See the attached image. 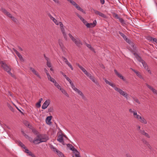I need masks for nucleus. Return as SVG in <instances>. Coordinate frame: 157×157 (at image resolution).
<instances>
[{
	"label": "nucleus",
	"mask_w": 157,
	"mask_h": 157,
	"mask_svg": "<svg viewBox=\"0 0 157 157\" xmlns=\"http://www.w3.org/2000/svg\"><path fill=\"white\" fill-rule=\"evenodd\" d=\"M62 58L63 59V60L64 62L67 60V59L65 57L63 56L62 57Z\"/></svg>",
	"instance_id": "63"
},
{
	"label": "nucleus",
	"mask_w": 157,
	"mask_h": 157,
	"mask_svg": "<svg viewBox=\"0 0 157 157\" xmlns=\"http://www.w3.org/2000/svg\"><path fill=\"white\" fill-rule=\"evenodd\" d=\"M50 148L54 151H56L57 152L58 150L55 148L53 145H51L50 146Z\"/></svg>",
	"instance_id": "27"
},
{
	"label": "nucleus",
	"mask_w": 157,
	"mask_h": 157,
	"mask_svg": "<svg viewBox=\"0 0 157 157\" xmlns=\"http://www.w3.org/2000/svg\"><path fill=\"white\" fill-rule=\"evenodd\" d=\"M64 62L66 63V64L68 65V66L71 68L72 70H73V68L72 66L69 63V62L68 61V60L67 61H65Z\"/></svg>",
	"instance_id": "24"
},
{
	"label": "nucleus",
	"mask_w": 157,
	"mask_h": 157,
	"mask_svg": "<svg viewBox=\"0 0 157 157\" xmlns=\"http://www.w3.org/2000/svg\"><path fill=\"white\" fill-rule=\"evenodd\" d=\"M24 124L26 126H28V127H29L30 126L29 123L26 121H24Z\"/></svg>",
	"instance_id": "37"
},
{
	"label": "nucleus",
	"mask_w": 157,
	"mask_h": 157,
	"mask_svg": "<svg viewBox=\"0 0 157 157\" xmlns=\"http://www.w3.org/2000/svg\"><path fill=\"white\" fill-rule=\"evenodd\" d=\"M67 147H69L70 149L73 151H75L76 152H77L78 153V152L76 150L75 147H74L73 146H72L71 144H67Z\"/></svg>",
	"instance_id": "15"
},
{
	"label": "nucleus",
	"mask_w": 157,
	"mask_h": 157,
	"mask_svg": "<svg viewBox=\"0 0 157 157\" xmlns=\"http://www.w3.org/2000/svg\"><path fill=\"white\" fill-rule=\"evenodd\" d=\"M125 40L126 42L129 44H130L131 43V41L130 40L128 39L127 37H126V38L125 39Z\"/></svg>",
	"instance_id": "53"
},
{
	"label": "nucleus",
	"mask_w": 157,
	"mask_h": 157,
	"mask_svg": "<svg viewBox=\"0 0 157 157\" xmlns=\"http://www.w3.org/2000/svg\"><path fill=\"white\" fill-rule=\"evenodd\" d=\"M63 34L64 37V38H65L66 40H67V36L66 33H63Z\"/></svg>",
	"instance_id": "44"
},
{
	"label": "nucleus",
	"mask_w": 157,
	"mask_h": 157,
	"mask_svg": "<svg viewBox=\"0 0 157 157\" xmlns=\"http://www.w3.org/2000/svg\"><path fill=\"white\" fill-rule=\"evenodd\" d=\"M114 71L116 75L120 78L122 79L124 81L125 80V79L124 78L123 76L121 74H119L116 69L114 70Z\"/></svg>",
	"instance_id": "10"
},
{
	"label": "nucleus",
	"mask_w": 157,
	"mask_h": 157,
	"mask_svg": "<svg viewBox=\"0 0 157 157\" xmlns=\"http://www.w3.org/2000/svg\"><path fill=\"white\" fill-rule=\"evenodd\" d=\"M38 137H39L41 142H45L48 140L47 136L42 135H38Z\"/></svg>",
	"instance_id": "4"
},
{
	"label": "nucleus",
	"mask_w": 157,
	"mask_h": 157,
	"mask_svg": "<svg viewBox=\"0 0 157 157\" xmlns=\"http://www.w3.org/2000/svg\"><path fill=\"white\" fill-rule=\"evenodd\" d=\"M70 3L72 5H73V6H75L77 4V3L75 2L74 1H73L72 0L71 1Z\"/></svg>",
	"instance_id": "47"
},
{
	"label": "nucleus",
	"mask_w": 157,
	"mask_h": 157,
	"mask_svg": "<svg viewBox=\"0 0 157 157\" xmlns=\"http://www.w3.org/2000/svg\"><path fill=\"white\" fill-rule=\"evenodd\" d=\"M142 135L144 136L145 137L150 138V136L147 132H146L144 130H140V132Z\"/></svg>",
	"instance_id": "13"
},
{
	"label": "nucleus",
	"mask_w": 157,
	"mask_h": 157,
	"mask_svg": "<svg viewBox=\"0 0 157 157\" xmlns=\"http://www.w3.org/2000/svg\"><path fill=\"white\" fill-rule=\"evenodd\" d=\"M118 19L119 20V21L122 24H125V21L122 18L120 17Z\"/></svg>",
	"instance_id": "36"
},
{
	"label": "nucleus",
	"mask_w": 157,
	"mask_h": 157,
	"mask_svg": "<svg viewBox=\"0 0 157 157\" xmlns=\"http://www.w3.org/2000/svg\"><path fill=\"white\" fill-rule=\"evenodd\" d=\"M48 17H50V18L57 25H59V22H58L57 20L55 19L49 13L48 14Z\"/></svg>",
	"instance_id": "14"
},
{
	"label": "nucleus",
	"mask_w": 157,
	"mask_h": 157,
	"mask_svg": "<svg viewBox=\"0 0 157 157\" xmlns=\"http://www.w3.org/2000/svg\"><path fill=\"white\" fill-rule=\"evenodd\" d=\"M114 14L115 17L118 19L120 17L118 16V15L116 13H115Z\"/></svg>",
	"instance_id": "60"
},
{
	"label": "nucleus",
	"mask_w": 157,
	"mask_h": 157,
	"mask_svg": "<svg viewBox=\"0 0 157 157\" xmlns=\"http://www.w3.org/2000/svg\"><path fill=\"white\" fill-rule=\"evenodd\" d=\"M14 22H16V21H17V19H16V18H15V17H13V16H12L11 17V18H10Z\"/></svg>",
	"instance_id": "42"
},
{
	"label": "nucleus",
	"mask_w": 157,
	"mask_h": 157,
	"mask_svg": "<svg viewBox=\"0 0 157 157\" xmlns=\"http://www.w3.org/2000/svg\"><path fill=\"white\" fill-rule=\"evenodd\" d=\"M141 63H142V64H143V67H144V68L145 69H146L147 68V67H148V66L147 65V64H146V63L145 62V61H144V60H143V61H142V62H141Z\"/></svg>",
	"instance_id": "30"
},
{
	"label": "nucleus",
	"mask_w": 157,
	"mask_h": 157,
	"mask_svg": "<svg viewBox=\"0 0 157 157\" xmlns=\"http://www.w3.org/2000/svg\"><path fill=\"white\" fill-rule=\"evenodd\" d=\"M154 39V38H153L152 37L150 36H148L147 37V39L148 40H149L151 41L152 42L153 40V39Z\"/></svg>",
	"instance_id": "39"
},
{
	"label": "nucleus",
	"mask_w": 157,
	"mask_h": 157,
	"mask_svg": "<svg viewBox=\"0 0 157 157\" xmlns=\"http://www.w3.org/2000/svg\"><path fill=\"white\" fill-rule=\"evenodd\" d=\"M105 81V83L107 84H108L112 87H113L114 89L117 92H118L121 95L124 96L125 98L126 99H128V98L129 96L128 94L126 92H124L120 88H118L116 86L115 84L110 82L108 80L106 79H103Z\"/></svg>",
	"instance_id": "1"
},
{
	"label": "nucleus",
	"mask_w": 157,
	"mask_h": 157,
	"mask_svg": "<svg viewBox=\"0 0 157 157\" xmlns=\"http://www.w3.org/2000/svg\"><path fill=\"white\" fill-rule=\"evenodd\" d=\"M133 100L135 102H137L138 104H140V101H139L138 99L137 98H133Z\"/></svg>",
	"instance_id": "38"
},
{
	"label": "nucleus",
	"mask_w": 157,
	"mask_h": 157,
	"mask_svg": "<svg viewBox=\"0 0 157 157\" xmlns=\"http://www.w3.org/2000/svg\"><path fill=\"white\" fill-rule=\"evenodd\" d=\"M32 131L35 134L37 135L38 133L37 131L34 128L32 129Z\"/></svg>",
	"instance_id": "40"
},
{
	"label": "nucleus",
	"mask_w": 157,
	"mask_h": 157,
	"mask_svg": "<svg viewBox=\"0 0 157 157\" xmlns=\"http://www.w3.org/2000/svg\"><path fill=\"white\" fill-rule=\"evenodd\" d=\"M133 54L134 55L136 58L137 60L140 62H142L143 61L141 58L136 53H134Z\"/></svg>",
	"instance_id": "17"
},
{
	"label": "nucleus",
	"mask_w": 157,
	"mask_h": 157,
	"mask_svg": "<svg viewBox=\"0 0 157 157\" xmlns=\"http://www.w3.org/2000/svg\"><path fill=\"white\" fill-rule=\"evenodd\" d=\"M1 11L5 15H6L8 12L5 9L3 8H1Z\"/></svg>",
	"instance_id": "32"
},
{
	"label": "nucleus",
	"mask_w": 157,
	"mask_h": 157,
	"mask_svg": "<svg viewBox=\"0 0 157 157\" xmlns=\"http://www.w3.org/2000/svg\"><path fill=\"white\" fill-rule=\"evenodd\" d=\"M60 28L62 33H65V30L63 26L61 27Z\"/></svg>",
	"instance_id": "46"
},
{
	"label": "nucleus",
	"mask_w": 157,
	"mask_h": 157,
	"mask_svg": "<svg viewBox=\"0 0 157 157\" xmlns=\"http://www.w3.org/2000/svg\"><path fill=\"white\" fill-rule=\"evenodd\" d=\"M7 16L10 17V18H11V17L12 16H11V15L9 12H8L7 14H6Z\"/></svg>",
	"instance_id": "59"
},
{
	"label": "nucleus",
	"mask_w": 157,
	"mask_h": 157,
	"mask_svg": "<svg viewBox=\"0 0 157 157\" xmlns=\"http://www.w3.org/2000/svg\"><path fill=\"white\" fill-rule=\"evenodd\" d=\"M146 85L147 87L152 91L154 94H157V90H156L147 83H146Z\"/></svg>",
	"instance_id": "11"
},
{
	"label": "nucleus",
	"mask_w": 157,
	"mask_h": 157,
	"mask_svg": "<svg viewBox=\"0 0 157 157\" xmlns=\"http://www.w3.org/2000/svg\"><path fill=\"white\" fill-rule=\"evenodd\" d=\"M75 7L76 8V9L80 11L85 13V12H84L83 10L77 4L75 6Z\"/></svg>",
	"instance_id": "23"
},
{
	"label": "nucleus",
	"mask_w": 157,
	"mask_h": 157,
	"mask_svg": "<svg viewBox=\"0 0 157 157\" xmlns=\"http://www.w3.org/2000/svg\"><path fill=\"white\" fill-rule=\"evenodd\" d=\"M0 64L1 65L3 69L6 71L7 73L12 77L16 78V76L15 75L13 74L10 71L11 70V68L8 66L6 63L4 62L1 61L0 62Z\"/></svg>",
	"instance_id": "2"
},
{
	"label": "nucleus",
	"mask_w": 157,
	"mask_h": 157,
	"mask_svg": "<svg viewBox=\"0 0 157 157\" xmlns=\"http://www.w3.org/2000/svg\"><path fill=\"white\" fill-rule=\"evenodd\" d=\"M58 43L60 48L62 49L64 47V45L63 43V40H62L59 39L58 40Z\"/></svg>",
	"instance_id": "21"
},
{
	"label": "nucleus",
	"mask_w": 157,
	"mask_h": 157,
	"mask_svg": "<svg viewBox=\"0 0 157 157\" xmlns=\"http://www.w3.org/2000/svg\"><path fill=\"white\" fill-rule=\"evenodd\" d=\"M33 142L35 144H38L41 143L39 137H38V135L37 136L36 138L34 139L33 141Z\"/></svg>",
	"instance_id": "12"
},
{
	"label": "nucleus",
	"mask_w": 157,
	"mask_h": 157,
	"mask_svg": "<svg viewBox=\"0 0 157 157\" xmlns=\"http://www.w3.org/2000/svg\"><path fill=\"white\" fill-rule=\"evenodd\" d=\"M55 86L59 89V90L60 89H61V86H59V85L58 84V83H57L56 82L54 83Z\"/></svg>",
	"instance_id": "29"
},
{
	"label": "nucleus",
	"mask_w": 157,
	"mask_h": 157,
	"mask_svg": "<svg viewBox=\"0 0 157 157\" xmlns=\"http://www.w3.org/2000/svg\"><path fill=\"white\" fill-rule=\"evenodd\" d=\"M152 42H155L157 44V39L155 38H154Z\"/></svg>",
	"instance_id": "62"
},
{
	"label": "nucleus",
	"mask_w": 157,
	"mask_h": 157,
	"mask_svg": "<svg viewBox=\"0 0 157 157\" xmlns=\"http://www.w3.org/2000/svg\"><path fill=\"white\" fill-rule=\"evenodd\" d=\"M29 69L30 70L33 72V73L35 75H36L38 77L40 78H41L40 76L39 75L38 72L36 71L34 68L32 67H29Z\"/></svg>",
	"instance_id": "8"
},
{
	"label": "nucleus",
	"mask_w": 157,
	"mask_h": 157,
	"mask_svg": "<svg viewBox=\"0 0 157 157\" xmlns=\"http://www.w3.org/2000/svg\"><path fill=\"white\" fill-rule=\"evenodd\" d=\"M94 13L95 14L99 15V16L103 18H106V16L105 14L102 13L96 10H94Z\"/></svg>",
	"instance_id": "9"
},
{
	"label": "nucleus",
	"mask_w": 157,
	"mask_h": 157,
	"mask_svg": "<svg viewBox=\"0 0 157 157\" xmlns=\"http://www.w3.org/2000/svg\"><path fill=\"white\" fill-rule=\"evenodd\" d=\"M70 84H71V87L72 89L73 90H74L75 91L77 89V88L75 87V85L73 84L72 82L71 83H70Z\"/></svg>",
	"instance_id": "33"
},
{
	"label": "nucleus",
	"mask_w": 157,
	"mask_h": 157,
	"mask_svg": "<svg viewBox=\"0 0 157 157\" xmlns=\"http://www.w3.org/2000/svg\"><path fill=\"white\" fill-rule=\"evenodd\" d=\"M53 109L52 107L48 109V111L49 112H52L53 111Z\"/></svg>",
	"instance_id": "58"
},
{
	"label": "nucleus",
	"mask_w": 157,
	"mask_h": 157,
	"mask_svg": "<svg viewBox=\"0 0 157 157\" xmlns=\"http://www.w3.org/2000/svg\"><path fill=\"white\" fill-rule=\"evenodd\" d=\"M119 33L124 38V39H125L127 37L126 36L121 32L119 31Z\"/></svg>",
	"instance_id": "35"
},
{
	"label": "nucleus",
	"mask_w": 157,
	"mask_h": 157,
	"mask_svg": "<svg viewBox=\"0 0 157 157\" xmlns=\"http://www.w3.org/2000/svg\"><path fill=\"white\" fill-rule=\"evenodd\" d=\"M86 75H87V77H88L89 78V77H90L91 75V74H90V73L87 72L86 73Z\"/></svg>",
	"instance_id": "57"
},
{
	"label": "nucleus",
	"mask_w": 157,
	"mask_h": 157,
	"mask_svg": "<svg viewBox=\"0 0 157 157\" xmlns=\"http://www.w3.org/2000/svg\"><path fill=\"white\" fill-rule=\"evenodd\" d=\"M52 117V116L48 117L46 120V122L48 124H49L51 123V120Z\"/></svg>",
	"instance_id": "20"
},
{
	"label": "nucleus",
	"mask_w": 157,
	"mask_h": 157,
	"mask_svg": "<svg viewBox=\"0 0 157 157\" xmlns=\"http://www.w3.org/2000/svg\"><path fill=\"white\" fill-rule=\"evenodd\" d=\"M65 78L67 79V80L69 82L70 84L71 83V82H72V81L67 76Z\"/></svg>",
	"instance_id": "49"
},
{
	"label": "nucleus",
	"mask_w": 157,
	"mask_h": 157,
	"mask_svg": "<svg viewBox=\"0 0 157 157\" xmlns=\"http://www.w3.org/2000/svg\"><path fill=\"white\" fill-rule=\"evenodd\" d=\"M141 116L137 114L135 117V118L137 119L138 120L141 118Z\"/></svg>",
	"instance_id": "41"
},
{
	"label": "nucleus",
	"mask_w": 157,
	"mask_h": 157,
	"mask_svg": "<svg viewBox=\"0 0 157 157\" xmlns=\"http://www.w3.org/2000/svg\"><path fill=\"white\" fill-rule=\"evenodd\" d=\"M69 37L71 38L72 41L78 47L80 45H82V43L80 40L78 38H75L71 34H68Z\"/></svg>",
	"instance_id": "3"
},
{
	"label": "nucleus",
	"mask_w": 157,
	"mask_h": 157,
	"mask_svg": "<svg viewBox=\"0 0 157 157\" xmlns=\"http://www.w3.org/2000/svg\"><path fill=\"white\" fill-rule=\"evenodd\" d=\"M139 121L141 123L144 124H147V120L144 117H141V118H140Z\"/></svg>",
	"instance_id": "19"
},
{
	"label": "nucleus",
	"mask_w": 157,
	"mask_h": 157,
	"mask_svg": "<svg viewBox=\"0 0 157 157\" xmlns=\"http://www.w3.org/2000/svg\"><path fill=\"white\" fill-rule=\"evenodd\" d=\"M82 22L84 23L85 25H86H86L87 24H88V23H87V21L85 20L84 19H83L82 21Z\"/></svg>",
	"instance_id": "50"
},
{
	"label": "nucleus",
	"mask_w": 157,
	"mask_h": 157,
	"mask_svg": "<svg viewBox=\"0 0 157 157\" xmlns=\"http://www.w3.org/2000/svg\"><path fill=\"white\" fill-rule=\"evenodd\" d=\"M44 56L45 59L47 60V62L50 61L49 59L46 56L45 54H44Z\"/></svg>",
	"instance_id": "52"
},
{
	"label": "nucleus",
	"mask_w": 157,
	"mask_h": 157,
	"mask_svg": "<svg viewBox=\"0 0 157 157\" xmlns=\"http://www.w3.org/2000/svg\"><path fill=\"white\" fill-rule=\"evenodd\" d=\"M136 74L138 77H140V78L141 77V75L140 73L138 72V71H137V73L136 72Z\"/></svg>",
	"instance_id": "56"
},
{
	"label": "nucleus",
	"mask_w": 157,
	"mask_h": 157,
	"mask_svg": "<svg viewBox=\"0 0 157 157\" xmlns=\"http://www.w3.org/2000/svg\"><path fill=\"white\" fill-rule=\"evenodd\" d=\"M132 113H133V116L134 117L137 114L136 110L134 111Z\"/></svg>",
	"instance_id": "55"
},
{
	"label": "nucleus",
	"mask_w": 157,
	"mask_h": 157,
	"mask_svg": "<svg viewBox=\"0 0 157 157\" xmlns=\"http://www.w3.org/2000/svg\"><path fill=\"white\" fill-rule=\"evenodd\" d=\"M60 90L61 91L62 93H63L66 96L68 97H69V96L67 92L63 89L61 88Z\"/></svg>",
	"instance_id": "22"
},
{
	"label": "nucleus",
	"mask_w": 157,
	"mask_h": 157,
	"mask_svg": "<svg viewBox=\"0 0 157 157\" xmlns=\"http://www.w3.org/2000/svg\"><path fill=\"white\" fill-rule=\"evenodd\" d=\"M145 69L147 70V71L150 74H151V71L149 69L148 67Z\"/></svg>",
	"instance_id": "61"
},
{
	"label": "nucleus",
	"mask_w": 157,
	"mask_h": 157,
	"mask_svg": "<svg viewBox=\"0 0 157 157\" xmlns=\"http://www.w3.org/2000/svg\"><path fill=\"white\" fill-rule=\"evenodd\" d=\"M13 50L16 53V55L17 56L19 57L20 59H23V57L17 51L15 48H13Z\"/></svg>",
	"instance_id": "18"
},
{
	"label": "nucleus",
	"mask_w": 157,
	"mask_h": 157,
	"mask_svg": "<svg viewBox=\"0 0 157 157\" xmlns=\"http://www.w3.org/2000/svg\"><path fill=\"white\" fill-rule=\"evenodd\" d=\"M57 153L59 157H63L64 155L63 154L59 151H58Z\"/></svg>",
	"instance_id": "31"
},
{
	"label": "nucleus",
	"mask_w": 157,
	"mask_h": 157,
	"mask_svg": "<svg viewBox=\"0 0 157 157\" xmlns=\"http://www.w3.org/2000/svg\"><path fill=\"white\" fill-rule=\"evenodd\" d=\"M60 28L62 33H65V30L63 26L61 27Z\"/></svg>",
	"instance_id": "45"
},
{
	"label": "nucleus",
	"mask_w": 157,
	"mask_h": 157,
	"mask_svg": "<svg viewBox=\"0 0 157 157\" xmlns=\"http://www.w3.org/2000/svg\"><path fill=\"white\" fill-rule=\"evenodd\" d=\"M144 144L146 145L149 143L145 139H142L141 140Z\"/></svg>",
	"instance_id": "28"
},
{
	"label": "nucleus",
	"mask_w": 157,
	"mask_h": 157,
	"mask_svg": "<svg viewBox=\"0 0 157 157\" xmlns=\"http://www.w3.org/2000/svg\"><path fill=\"white\" fill-rule=\"evenodd\" d=\"M77 65L82 71L83 72L85 70V68H84L82 66L80 65L79 64L77 63Z\"/></svg>",
	"instance_id": "34"
},
{
	"label": "nucleus",
	"mask_w": 157,
	"mask_h": 157,
	"mask_svg": "<svg viewBox=\"0 0 157 157\" xmlns=\"http://www.w3.org/2000/svg\"><path fill=\"white\" fill-rule=\"evenodd\" d=\"M146 146L148 147L149 149H150V150L152 148V147H151V145H150V144L149 143H148L147 145Z\"/></svg>",
	"instance_id": "51"
},
{
	"label": "nucleus",
	"mask_w": 157,
	"mask_h": 157,
	"mask_svg": "<svg viewBox=\"0 0 157 157\" xmlns=\"http://www.w3.org/2000/svg\"><path fill=\"white\" fill-rule=\"evenodd\" d=\"M50 103V101L49 100H46L43 104L42 107V109H46L49 105Z\"/></svg>",
	"instance_id": "6"
},
{
	"label": "nucleus",
	"mask_w": 157,
	"mask_h": 157,
	"mask_svg": "<svg viewBox=\"0 0 157 157\" xmlns=\"http://www.w3.org/2000/svg\"><path fill=\"white\" fill-rule=\"evenodd\" d=\"M75 91L78 94L80 95L82 97V98L83 99H85V97L84 96V94L80 90H79L78 89Z\"/></svg>",
	"instance_id": "16"
},
{
	"label": "nucleus",
	"mask_w": 157,
	"mask_h": 157,
	"mask_svg": "<svg viewBox=\"0 0 157 157\" xmlns=\"http://www.w3.org/2000/svg\"><path fill=\"white\" fill-rule=\"evenodd\" d=\"M97 24V21L96 20H94L93 23H88L86 25V26L88 28L94 27Z\"/></svg>",
	"instance_id": "5"
},
{
	"label": "nucleus",
	"mask_w": 157,
	"mask_h": 157,
	"mask_svg": "<svg viewBox=\"0 0 157 157\" xmlns=\"http://www.w3.org/2000/svg\"><path fill=\"white\" fill-rule=\"evenodd\" d=\"M89 78L94 83L97 84V82L96 81L95 78L93 76L91 75L90 77H89Z\"/></svg>",
	"instance_id": "26"
},
{
	"label": "nucleus",
	"mask_w": 157,
	"mask_h": 157,
	"mask_svg": "<svg viewBox=\"0 0 157 157\" xmlns=\"http://www.w3.org/2000/svg\"><path fill=\"white\" fill-rule=\"evenodd\" d=\"M18 145L24 149L25 148V146L20 141H18Z\"/></svg>",
	"instance_id": "25"
},
{
	"label": "nucleus",
	"mask_w": 157,
	"mask_h": 157,
	"mask_svg": "<svg viewBox=\"0 0 157 157\" xmlns=\"http://www.w3.org/2000/svg\"><path fill=\"white\" fill-rule=\"evenodd\" d=\"M47 65L49 67H51V65L50 61H48L47 62Z\"/></svg>",
	"instance_id": "43"
},
{
	"label": "nucleus",
	"mask_w": 157,
	"mask_h": 157,
	"mask_svg": "<svg viewBox=\"0 0 157 157\" xmlns=\"http://www.w3.org/2000/svg\"><path fill=\"white\" fill-rule=\"evenodd\" d=\"M49 80H50L51 82L54 83L56 82L55 80L52 78H51Z\"/></svg>",
	"instance_id": "48"
},
{
	"label": "nucleus",
	"mask_w": 157,
	"mask_h": 157,
	"mask_svg": "<svg viewBox=\"0 0 157 157\" xmlns=\"http://www.w3.org/2000/svg\"><path fill=\"white\" fill-rule=\"evenodd\" d=\"M36 106L38 108H40L41 106L40 103L39 102H38L37 103H36Z\"/></svg>",
	"instance_id": "54"
},
{
	"label": "nucleus",
	"mask_w": 157,
	"mask_h": 157,
	"mask_svg": "<svg viewBox=\"0 0 157 157\" xmlns=\"http://www.w3.org/2000/svg\"><path fill=\"white\" fill-rule=\"evenodd\" d=\"M47 75L49 80L51 78H52L50 75L49 74H47Z\"/></svg>",
	"instance_id": "64"
},
{
	"label": "nucleus",
	"mask_w": 157,
	"mask_h": 157,
	"mask_svg": "<svg viewBox=\"0 0 157 157\" xmlns=\"http://www.w3.org/2000/svg\"><path fill=\"white\" fill-rule=\"evenodd\" d=\"M57 140L63 145H64V141L63 139V134L59 135L58 136Z\"/></svg>",
	"instance_id": "7"
}]
</instances>
